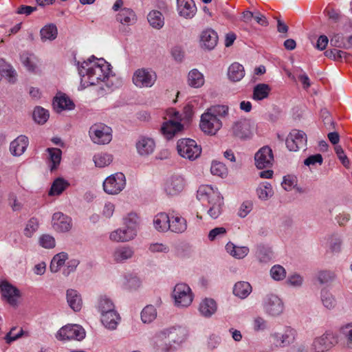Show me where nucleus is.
I'll list each match as a JSON object with an SVG mask.
<instances>
[{"label":"nucleus","mask_w":352,"mask_h":352,"mask_svg":"<svg viewBox=\"0 0 352 352\" xmlns=\"http://www.w3.org/2000/svg\"><path fill=\"white\" fill-rule=\"evenodd\" d=\"M188 335L186 328L170 326L158 330L153 338V345L158 352H174Z\"/></svg>","instance_id":"nucleus-1"},{"label":"nucleus","mask_w":352,"mask_h":352,"mask_svg":"<svg viewBox=\"0 0 352 352\" xmlns=\"http://www.w3.org/2000/svg\"><path fill=\"white\" fill-rule=\"evenodd\" d=\"M109 66L104 59H98L92 56L81 64L78 71L85 83L87 85H94L104 81L108 77L110 72Z\"/></svg>","instance_id":"nucleus-2"},{"label":"nucleus","mask_w":352,"mask_h":352,"mask_svg":"<svg viewBox=\"0 0 352 352\" xmlns=\"http://www.w3.org/2000/svg\"><path fill=\"white\" fill-rule=\"evenodd\" d=\"M228 107L216 105L208 108L201 116L199 127L204 133L214 135L221 129L223 123L221 118L228 114Z\"/></svg>","instance_id":"nucleus-3"},{"label":"nucleus","mask_w":352,"mask_h":352,"mask_svg":"<svg viewBox=\"0 0 352 352\" xmlns=\"http://www.w3.org/2000/svg\"><path fill=\"white\" fill-rule=\"evenodd\" d=\"M197 197L201 201H208V214L210 217L217 219L221 214L223 199L217 188L209 185H202L197 190Z\"/></svg>","instance_id":"nucleus-4"},{"label":"nucleus","mask_w":352,"mask_h":352,"mask_svg":"<svg viewBox=\"0 0 352 352\" xmlns=\"http://www.w3.org/2000/svg\"><path fill=\"white\" fill-rule=\"evenodd\" d=\"M177 150L179 155L189 160H195L201 153V148L197 142L190 138L180 139L177 143Z\"/></svg>","instance_id":"nucleus-5"},{"label":"nucleus","mask_w":352,"mask_h":352,"mask_svg":"<svg viewBox=\"0 0 352 352\" xmlns=\"http://www.w3.org/2000/svg\"><path fill=\"white\" fill-rule=\"evenodd\" d=\"M157 80V74L152 69L140 68L136 69L132 76L133 83L139 88H150Z\"/></svg>","instance_id":"nucleus-6"},{"label":"nucleus","mask_w":352,"mask_h":352,"mask_svg":"<svg viewBox=\"0 0 352 352\" xmlns=\"http://www.w3.org/2000/svg\"><path fill=\"white\" fill-rule=\"evenodd\" d=\"M89 134L93 142L98 144H108L112 139L111 129L102 123L92 125Z\"/></svg>","instance_id":"nucleus-7"},{"label":"nucleus","mask_w":352,"mask_h":352,"mask_svg":"<svg viewBox=\"0 0 352 352\" xmlns=\"http://www.w3.org/2000/svg\"><path fill=\"white\" fill-rule=\"evenodd\" d=\"M296 337V331L290 327H286L283 332H274L270 334V342L275 347H285L293 343Z\"/></svg>","instance_id":"nucleus-8"},{"label":"nucleus","mask_w":352,"mask_h":352,"mask_svg":"<svg viewBox=\"0 0 352 352\" xmlns=\"http://www.w3.org/2000/svg\"><path fill=\"white\" fill-rule=\"evenodd\" d=\"M177 307H188L193 300V295L190 287L186 283L177 284L172 294Z\"/></svg>","instance_id":"nucleus-9"},{"label":"nucleus","mask_w":352,"mask_h":352,"mask_svg":"<svg viewBox=\"0 0 352 352\" xmlns=\"http://www.w3.org/2000/svg\"><path fill=\"white\" fill-rule=\"evenodd\" d=\"M126 186L125 176L122 173H116L108 177L103 182V189L109 195L120 193Z\"/></svg>","instance_id":"nucleus-10"},{"label":"nucleus","mask_w":352,"mask_h":352,"mask_svg":"<svg viewBox=\"0 0 352 352\" xmlns=\"http://www.w3.org/2000/svg\"><path fill=\"white\" fill-rule=\"evenodd\" d=\"M56 338L59 340H82L85 337V331L80 325L67 324L59 329Z\"/></svg>","instance_id":"nucleus-11"},{"label":"nucleus","mask_w":352,"mask_h":352,"mask_svg":"<svg viewBox=\"0 0 352 352\" xmlns=\"http://www.w3.org/2000/svg\"><path fill=\"white\" fill-rule=\"evenodd\" d=\"M336 343V336L333 333L326 332L314 340L311 349L315 352H325L331 349Z\"/></svg>","instance_id":"nucleus-12"},{"label":"nucleus","mask_w":352,"mask_h":352,"mask_svg":"<svg viewBox=\"0 0 352 352\" xmlns=\"http://www.w3.org/2000/svg\"><path fill=\"white\" fill-rule=\"evenodd\" d=\"M286 146L291 151H297L305 147L307 144V135L302 131L293 129L286 138Z\"/></svg>","instance_id":"nucleus-13"},{"label":"nucleus","mask_w":352,"mask_h":352,"mask_svg":"<svg viewBox=\"0 0 352 352\" xmlns=\"http://www.w3.org/2000/svg\"><path fill=\"white\" fill-rule=\"evenodd\" d=\"M255 165L258 169L270 168L274 162L272 148L268 146L261 148L254 156Z\"/></svg>","instance_id":"nucleus-14"},{"label":"nucleus","mask_w":352,"mask_h":352,"mask_svg":"<svg viewBox=\"0 0 352 352\" xmlns=\"http://www.w3.org/2000/svg\"><path fill=\"white\" fill-rule=\"evenodd\" d=\"M263 307L266 313L273 316L280 315L284 309L281 299L274 294H268L265 297Z\"/></svg>","instance_id":"nucleus-15"},{"label":"nucleus","mask_w":352,"mask_h":352,"mask_svg":"<svg viewBox=\"0 0 352 352\" xmlns=\"http://www.w3.org/2000/svg\"><path fill=\"white\" fill-rule=\"evenodd\" d=\"M230 132L232 135L238 138H249L252 135V125L250 121L247 119H240L233 122Z\"/></svg>","instance_id":"nucleus-16"},{"label":"nucleus","mask_w":352,"mask_h":352,"mask_svg":"<svg viewBox=\"0 0 352 352\" xmlns=\"http://www.w3.org/2000/svg\"><path fill=\"white\" fill-rule=\"evenodd\" d=\"M175 119H170L164 122L161 126V132L166 139H170L177 133L182 131L184 129L183 125L175 119H177L178 112L175 111Z\"/></svg>","instance_id":"nucleus-17"},{"label":"nucleus","mask_w":352,"mask_h":352,"mask_svg":"<svg viewBox=\"0 0 352 352\" xmlns=\"http://www.w3.org/2000/svg\"><path fill=\"white\" fill-rule=\"evenodd\" d=\"M3 298L12 306L17 305V300L20 297L19 290L7 281L0 284Z\"/></svg>","instance_id":"nucleus-18"},{"label":"nucleus","mask_w":352,"mask_h":352,"mask_svg":"<svg viewBox=\"0 0 352 352\" xmlns=\"http://www.w3.org/2000/svg\"><path fill=\"white\" fill-rule=\"evenodd\" d=\"M185 185L186 182L184 177L179 175H174L166 182L164 190L168 195H177L184 190Z\"/></svg>","instance_id":"nucleus-19"},{"label":"nucleus","mask_w":352,"mask_h":352,"mask_svg":"<svg viewBox=\"0 0 352 352\" xmlns=\"http://www.w3.org/2000/svg\"><path fill=\"white\" fill-rule=\"evenodd\" d=\"M138 153L141 156L152 154L155 148V142L151 138L140 136L135 144Z\"/></svg>","instance_id":"nucleus-20"},{"label":"nucleus","mask_w":352,"mask_h":352,"mask_svg":"<svg viewBox=\"0 0 352 352\" xmlns=\"http://www.w3.org/2000/svg\"><path fill=\"white\" fill-rule=\"evenodd\" d=\"M72 219L62 212H56L52 217V226L60 232L69 231L72 228Z\"/></svg>","instance_id":"nucleus-21"},{"label":"nucleus","mask_w":352,"mask_h":352,"mask_svg":"<svg viewBox=\"0 0 352 352\" xmlns=\"http://www.w3.org/2000/svg\"><path fill=\"white\" fill-rule=\"evenodd\" d=\"M177 7L179 14L186 19L192 18L197 12L193 0H177Z\"/></svg>","instance_id":"nucleus-22"},{"label":"nucleus","mask_w":352,"mask_h":352,"mask_svg":"<svg viewBox=\"0 0 352 352\" xmlns=\"http://www.w3.org/2000/svg\"><path fill=\"white\" fill-rule=\"evenodd\" d=\"M53 106L54 110L58 113L64 110H72L75 107L73 101L66 94L63 93H58L54 97Z\"/></svg>","instance_id":"nucleus-23"},{"label":"nucleus","mask_w":352,"mask_h":352,"mask_svg":"<svg viewBox=\"0 0 352 352\" xmlns=\"http://www.w3.org/2000/svg\"><path fill=\"white\" fill-rule=\"evenodd\" d=\"M137 233L133 229H129L126 227L117 229L110 233L109 239L115 242H126L133 239Z\"/></svg>","instance_id":"nucleus-24"},{"label":"nucleus","mask_w":352,"mask_h":352,"mask_svg":"<svg viewBox=\"0 0 352 352\" xmlns=\"http://www.w3.org/2000/svg\"><path fill=\"white\" fill-rule=\"evenodd\" d=\"M201 45L203 48L211 50L214 48L218 42L217 34L211 29L202 32L200 38Z\"/></svg>","instance_id":"nucleus-25"},{"label":"nucleus","mask_w":352,"mask_h":352,"mask_svg":"<svg viewBox=\"0 0 352 352\" xmlns=\"http://www.w3.org/2000/svg\"><path fill=\"white\" fill-rule=\"evenodd\" d=\"M116 20L123 25L130 26L137 21L135 12L129 8H121L116 15Z\"/></svg>","instance_id":"nucleus-26"},{"label":"nucleus","mask_w":352,"mask_h":352,"mask_svg":"<svg viewBox=\"0 0 352 352\" xmlns=\"http://www.w3.org/2000/svg\"><path fill=\"white\" fill-rule=\"evenodd\" d=\"M29 144L28 138L25 135H19L10 145V151L14 156L21 155L26 150Z\"/></svg>","instance_id":"nucleus-27"},{"label":"nucleus","mask_w":352,"mask_h":352,"mask_svg":"<svg viewBox=\"0 0 352 352\" xmlns=\"http://www.w3.org/2000/svg\"><path fill=\"white\" fill-rule=\"evenodd\" d=\"M134 254L133 249L126 245L118 246L112 252V258L116 263H122L131 258Z\"/></svg>","instance_id":"nucleus-28"},{"label":"nucleus","mask_w":352,"mask_h":352,"mask_svg":"<svg viewBox=\"0 0 352 352\" xmlns=\"http://www.w3.org/2000/svg\"><path fill=\"white\" fill-rule=\"evenodd\" d=\"M100 320L103 325L109 330H114L120 320V317L117 311H110L100 314Z\"/></svg>","instance_id":"nucleus-29"},{"label":"nucleus","mask_w":352,"mask_h":352,"mask_svg":"<svg viewBox=\"0 0 352 352\" xmlns=\"http://www.w3.org/2000/svg\"><path fill=\"white\" fill-rule=\"evenodd\" d=\"M170 216L165 212L157 214L153 219L154 228L159 232H167L170 228Z\"/></svg>","instance_id":"nucleus-30"},{"label":"nucleus","mask_w":352,"mask_h":352,"mask_svg":"<svg viewBox=\"0 0 352 352\" xmlns=\"http://www.w3.org/2000/svg\"><path fill=\"white\" fill-rule=\"evenodd\" d=\"M170 228L173 232L182 233L187 229L186 220L179 214L172 215L170 217Z\"/></svg>","instance_id":"nucleus-31"},{"label":"nucleus","mask_w":352,"mask_h":352,"mask_svg":"<svg viewBox=\"0 0 352 352\" xmlns=\"http://www.w3.org/2000/svg\"><path fill=\"white\" fill-rule=\"evenodd\" d=\"M226 252L236 259H242L249 253V248L247 246H237L232 242L226 245Z\"/></svg>","instance_id":"nucleus-32"},{"label":"nucleus","mask_w":352,"mask_h":352,"mask_svg":"<svg viewBox=\"0 0 352 352\" xmlns=\"http://www.w3.org/2000/svg\"><path fill=\"white\" fill-rule=\"evenodd\" d=\"M47 152L49 154L47 159L48 166L51 171L56 170L61 160L62 151L58 148H48Z\"/></svg>","instance_id":"nucleus-33"},{"label":"nucleus","mask_w":352,"mask_h":352,"mask_svg":"<svg viewBox=\"0 0 352 352\" xmlns=\"http://www.w3.org/2000/svg\"><path fill=\"white\" fill-rule=\"evenodd\" d=\"M67 301L74 311H79L81 309L82 298L76 290L70 289L67 291Z\"/></svg>","instance_id":"nucleus-34"},{"label":"nucleus","mask_w":352,"mask_h":352,"mask_svg":"<svg viewBox=\"0 0 352 352\" xmlns=\"http://www.w3.org/2000/svg\"><path fill=\"white\" fill-rule=\"evenodd\" d=\"M228 76L232 82L240 81L245 76L243 66L238 63H232L228 68Z\"/></svg>","instance_id":"nucleus-35"},{"label":"nucleus","mask_w":352,"mask_h":352,"mask_svg":"<svg viewBox=\"0 0 352 352\" xmlns=\"http://www.w3.org/2000/svg\"><path fill=\"white\" fill-rule=\"evenodd\" d=\"M199 310L204 317H210L217 311L216 302L212 298H205L201 302Z\"/></svg>","instance_id":"nucleus-36"},{"label":"nucleus","mask_w":352,"mask_h":352,"mask_svg":"<svg viewBox=\"0 0 352 352\" xmlns=\"http://www.w3.org/2000/svg\"><path fill=\"white\" fill-rule=\"evenodd\" d=\"M0 73L7 79L9 83L14 84L16 82L17 73L11 65L4 61L0 62Z\"/></svg>","instance_id":"nucleus-37"},{"label":"nucleus","mask_w":352,"mask_h":352,"mask_svg":"<svg viewBox=\"0 0 352 352\" xmlns=\"http://www.w3.org/2000/svg\"><path fill=\"white\" fill-rule=\"evenodd\" d=\"M41 38L43 42L54 40L58 35V29L56 25L49 23L41 28L40 31Z\"/></svg>","instance_id":"nucleus-38"},{"label":"nucleus","mask_w":352,"mask_h":352,"mask_svg":"<svg viewBox=\"0 0 352 352\" xmlns=\"http://www.w3.org/2000/svg\"><path fill=\"white\" fill-rule=\"evenodd\" d=\"M252 292V287L250 284L245 281L237 282L233 288V294L241 298H247Z\"/></svg>","instance_id":"nucleus-39"},{"label":"nucleus","mask_w":352,"mask_h":352,"mask_svg":"<svg viewBox=\"0 0 352 352\" xmlns=\"http://www.w3.org/2000/svg\"><path fill=\"white\" fill-rule=\"evenodd\" d=\"M271 91L270 87L265 83L256 85L253 89L252 98L254 100H262L267 98Z\"/></svg>","instance_id":"nucleus-40"},{"label":"nucleus","mask_w":352,"mask_h":352,"mask_svg":"<svg viewBox=\"0 0 352 352\" xmlns=\"http://www.w3.org/2000/svg\"><path fill=\"white\" fill-rule=\"evenodd\" d=\"M188 81L190 86L199 88L204 85L205 80L204 75L197 69H193L188 73Z\"/></svg>","instance_id":"nucleus-41"},{"label":"nucleus","mask_w":352,"mask_h":352,"mask_svg":"<svg viewBox=\"0 0 352 352\" xmlns=\"http://www.w3.org/2000/svg\"><path fill=\"white\" fill-rule=\"evenodd\" d=\"M324 55L327 58L336 61H342L344 60L345 61L349 62L352 59V56L350 54L336 49L327 50L324 52Z\"/></svg>","instance_id":"nucleus-42"},{"label":"nucleus","mask_w":352,"mask_h":352,"mask_svg":"<svg viewBox=\"0 0 352 352\" xmlns=\"http://www.w3.org/2000/svg\"><path fill=\"white\" fill-rule=\"evenodd\" d=\"M97 309L100 314L116 311L113 301L106 296H102L99 298Z\"/></svg>","instance_id":"nucleus-43"},{"label":"nucleus","mask_w":352,"mask_h":352,"mask_svg":"<svg viewBox=\"0 0 352 352\" xmlns=\"http://www.w3.org/2000/svg\"><path fill=\"white\" fill-rule=\"evenodd\" d=\"M150 25L156 29H160L164 24V19L162 14L157 10L151 11L147 16Z\"/></svg>","instance_id":"nucleus-44"},{"label":"nucleus","mask_w":352,"mask_h":352,"mask_svg":"<svg viewBox=\"0 0 352 352\" xmlns=\"http://www.w3.org/2000/svg\"><path fill=\"white\" fill-rule=\"evenodd\" d=\"M256 193L258 198L266 201L271 198L274 195L272 185L269 182H262L256 189Z\"/></svg>","instance_id":"nucleus-45"},{"label":"nucleus","mask_w":352,"mask_h":352,"mask_svg":"<svg viewBox=\"0 0 352 352\" xmlns=\"http://www.w3.org/2000/svg\"><path fill=\"white\" fill-rule=\"evenodd\" d=\"M69 184L63 178L56 179L51 186L49 195L52 196L60 195L68 186Z\"/></svg>","instance_id":"nucleus-46"},{"label":"nucleus","mask_w":352,"mask_h":352,"mask_svg":"<svg viewBox=\"0 0 352 352\" xmlns=\"http://www.w3.org/2000/svg\"><path fill=\"white\" fill-rule=\"evenodd\" d=\"M67 258V254L65 252H60L56 254L51 261L50 266V271L53 273L57 272L60 268L63 266Z\"/></svg>","instance_id":"nucleus-47"},{"label":"nucleus","mask_w":352,"mask_h":352,"mask_svg":"<svg viewBox=\"0 0 352 352\" xmlns=\"http://www.w3.org/2000/svg\"><path fill=\"white\" fill-rule=\"evenodd\" d=\"M113 161V156L105 153L96 154L94 156L95 165L99 168H103L109 166Z\"/></svg>","instance_id":"nucleus-48"},{"label":"nucleus","mask_w":352,"mask_h":352,"mask_svg":"<svg viewBox=\"0 0 352 352\" xmlns=\"http://www.w3.org/2000/svg\"><path fill=\"white\" fill-rule=\"evenodd\" d=\"M157 317V311L154 306H146L141 313V319L144 323H150Z\"/></svg>","instance_id":"nucleus-49"},{"label":"nucleus","mask_w":352,"mask_h":352,"mask_svg":"<svg viewBox=\"0 0 352 352\" xmlns=\"http://www.w3.org/2000/svg\"><path fill=\"white\" fill-rule=\"evenodd\" d=\"M256 256L260 262L267 263L272 258V251L270 248L259 245L256 247Z\"/></svg>","instance_id":"nucleus-50"},{"label":"nucleus","mask_w":352,"mask_h":352,"mask_svg":"<svg viewBox=\"0 0 352 352\" xmlns=\"http://www.w3.org/2000/svg\"><path fill=\"white\" fill-rule=\"evenodd\" d=\"M340 332L344 339V346L346 349L352 350V323L342 327Z\"/></svg>","instance_id":"nucleus-51"},{"label":"nucleus","mask_w":352,"mask_h":352,"mask_svg":"<svg viewBox=\"0 0 352 352\" xmlns=\"http://www.w3.org/2000/svg\"><path fill=\"white\" fill-rule=\"evenodd\" d=\"M48 111L41 107H36L33 112V118L35 122L38 124H44L49 118Z\"/></svg>","instance_id":"nucleus-52"},{"label":"nucleus","mask_w":352,"mask_h":352,"mask_svg":"<svg viewBox=\"0 0 352 352\" xmlns=\"http://www.w3.org/2000/svg\"><path fill=\"white\" fill-rule=\"evenodd\" d=\"M270 275L275 280H282L286 277V270L283 266L276 265L271 268Z\"/></svg>","instance_id":"nucleus-53"},{"label":"nucleus","mask_w":352,"mask_h":352,"mask_svg":"<svg viewBox=\"0 0 352 352\" xmlns=\"http://www.w3.org/2000/svg\"><path fill=\"white\" fill-rule=\"evenodd\" d=\"M321 300L323 305L330 309L335 307L336 300L333 295L327 290H322Z\"/></svg>","instance_id":"nucleus-54"},{"label":"nucleus","mask_w":352,"mask_h":352,"mask_svg":"<svg viewBox=\"0 0 352 352\" xmlns=\"http://www.w3.org/2000/svg\"><path fill=\"white\" fill-rule=\"evenodd\" d=\"M126 228L133 229L137 233L138 226V217L135 213H129L124 219Z\"/></svg>","instance_id":"nucleus-55"},{"label":"nucleus","mask_w":352,"mask_h":352,"mask_svg":"<svg viewBox=\"0 0 352 352\" xmlns=\"http://www.w3.org/2000/svg\"><path fill=\"white\" fill-rule=\"evenodd\" d=\"M336 278V274L333 272L323 270L320 271L317 274V279L320 284H325L332 282Z\"/></svg>","instance_id":"nucleus-56"},{"label":"nucleus","mask_w":352,"mask_h":352,"mask_svg":"<svg viewBox=\"0 0 352 352\" xmlns=\"http://www.w3.org/2000/svg\"><path fill=\"white\" fill-rule=\"evenodd\" d=\"M210 172L214 175L223 177L227 173V168L223 163L213 162L211 165Z\"/></svg>","instance_id":"nucleus-57"},{"label":"nucleus","mask_w":352,"mask_h":352,"mask_svg":"<svg viewBox=\"0 0 352 352\" xmlns=\"http://www.w3.org/2000/svg\"><path fill=\"white\" fill-rule=\"evenodd\" d=\"M227 230L223 227H217L212 229L208 235V238L210 241H213L217 239H220L226 236Z\"/></svg>","instance_id":"nucleus-58"},{"label":"nucleus","mask_w":352,"mask_h":352,"mask_svg":"<svg viewBox=\"0 0 352 352\" xmlns=\"http://www.w3.org/2000/svg\"><path fill=\"white\" fill-rule=\"evenodd\" d=\"M38 228V221L36 218H31L24 230V234L28 237H31Z\"/></svg>","instance_id":"nucleus-59"},{"label":"nucleus","mask_w":352,"mask_h":352,"mask_svg":"<svg viewBox=\"0 0 352 352\" xmlns=\"http://www.w3.org/2000/svg\"><path fill=\"white\" fill-rule=\"evenodd\" d=\"M303 282V277L297 273L290 274L287 279V283L294 287H300L302 285Z\"/></svg>","instance_id":"nucleus-60"},{"label":"nucleus","mask_w":352,"mask_h":352,"mask_svg":"<svg viewBox=\"0 0 352 352\" xmlns=\"http://www.w3.org/2000/svg\"><path fill=\"white\" fill-rule=\"evenodd\" d=\"M39 244L44 248L50 249L55 247V239L50 234H43L39 237Z\"/></svg>","instance_id":"nucleus-61"},{"label":"nucleus","mask_w":352,"mask_h":352,"mask_svg":"<svg viewBox=\"0 0 352 352\" xmlns=\"http://www.w3.org/2000/svg\"><path fill=\"white\" fill-rule=\"evenodd\" d=\"M148 250L152 253H167L169 252V247L162 243H154L150 244Z\"/></svg>","instance_id":"nucleus-62"},{"label":"nucleus","mask_w":352,"mask_h":352,"mask_svg":"<svg viewBox=\"0 0 352 352\" xmlns=\"http://www.w3.org/2000/svg\"><path fill=\"white\" fill-rule=\"evenodd\" d=\"M296 184V179L294 176L287 175L284 177L283 182H282L283 188L287 190H291Z\"/></svg>","instance_id":"nucleus-63"},{"label":"nucleus","mask_w":352,"mask_h":352,"mask_svg":"<svg viewBox=\"0 0 352 352\" xmlns=\"http://www.w3.org/2000/svg\"><path fill=\"white\" fill-rule=\"evenodd\" d=\"M335 151H336V153L338 157L340 159V160L341 161L343 166H345L346 168H349V160L347 158L346 155L344 154V150L342 149V148L339 145L336 146Z\"/></svg>","instance_id":"nucleus-64"}]
</instances>
